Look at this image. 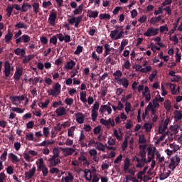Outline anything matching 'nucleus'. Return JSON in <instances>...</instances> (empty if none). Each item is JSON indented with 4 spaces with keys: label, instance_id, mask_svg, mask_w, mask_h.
<instances>
[{
    "label": "nucleus",
    "instance_id": "nucleus-46",
    "mask_svg": "<svg viewBox=\"0 0 182 182\" xmlns=\"http://www.w3.org/2000/svg\"><path fill=\"white\" fill-rule=\"evenodd\" d=\"M73 102L74 100L72 98H66L65 100V102L66 103V105H68V106H72Z\"/></svg>",
    "mask_w": 182,
    "mask_h": 182
},
{
    "label": "nucleus",
    "instance_id": "nucleus-13",
    "mask_svg": "<svg viewBox=\"0 0 182 182\" xmlns=\"http://www.w3.org/2000/svg\"><path fill=\"white\" fill-rule=\"evenodd\" d=\"M10 100L12 102L13 105L15 106H18L19 103V97L18 96H14V95H11L9 97Z\"/></svg>",
    "mask_w": 182,
    "mask_h": 182
},
{
    "label": "nucleus",
    "instance_id": "nucleus-61",
    "mask_svg": "<svg viewBox=\"0 0 182 182\" xmlns=\"http://www.w3.org/2000/svg\"><path fill=\"white\" fill-rule=\"evenodd\" d=\"M147 20V16L146 15L142 16L139 20L138 21H139L140 23H145Z\"/></svg>",
    "mask_w": 182,
    "mask_h": 182
},
{
    "label": "nucleus",
    "instance_id": "nucleus-15",
    "mask_svg": "<svg viewBox=\"0 0 182 182\" xmlns=\"http://www.w3.org/2000/svg\"><path fill=\"white\" fill-rule=\"evenodd\" d=\"M14 53L17 55H20L21 57H25L26 55V50L25 48H18L14 50Z\"/></svg>",
    "mask_w": 182,
    "mask_h": 182
},
{
    "label": "nucleus",
    "instance_id": "nucleus-12",
    "mask_svg": "<svg viewBox=\"0 0 182 182\" xmlns=\"http://www.w3.org/2000/svg\"><path fill=\"white\" fill-rule=\"evenodd\" d=\"M105 53H104V54H103V55L105 56V57H107L108 55H109L110 54V52L112 51V50H114V49L113 48H111L110 47V45L109 44H108V43H106L105 45Z\"/></svg>",
    "mask_w": 182,
    "mask_h": 182
},
{
    "label": "nucleus",
    "instance_id": "nucleus-8",
    "mask_svg": "<svg viewBox=\"0 0 182 182\" xmlns=\"http://www.w3.org/2000/svg\"><path fill=\"white\" fill-rule=\"evenodd\" d=\"M4 73L6 78L11 75V65L9 61H6L4 63Z\"/></svg>",
    "mask_w": 182,
    "mask_h": 182
},
{
    "label": "nucleus",
    "instance_id": "nucleus-42",
    "mask_svg": "<svg viewBox=\"0 0 182 182\" xmlns=\"http://www.w3.org/2000/svg\"><path fill=\"white\" fill-rule=\"evenodd\" d=\"M43 133L45 137H48V136L50 134L49 128L46 127H44Z\"/></svg>",
    "mask_w": 182,
    "mask_h": 182
},
{
    "label": "nucleus",
    "instance_id": "nucleus-31",
    "mask_svg": "<svg viewBox=\"0 0 182 182\" xmlns=\"http://www.w3.org/2000/svg\"><path fill=\"white\" fill-rule=\"evenodd\" d=\"M35 57V55H28L25 57V58L23 60V63L26 64L28 63L31 59H33Z\"/></svg>",
    "mask_w": 182,
    "mask_h": 182
},
{
    "label": "nucleus",
    "instance_id": "nucleus-56",
    "mask_svg": "<svg viewBox=\"0 0 182 182\" xmlns=\"http://www.w3.org/2000/svg\"><path fill=\"white\" fill-rule=\"evenodd\" d=\"M99 107H100V102H95L92 107V110H95V112H97V110L99 109Z\"/></svg>",
    "mask_w": 182,
    "mask_h": 182
},
{
    "label": "nucleus",
    "instance_id": "nucleus-6",
    "mask_svg": "<svg viewBox=\"0 0 182 182\" xmlns=\"http://www.w3.org/2000/svg\"><path fill=\"white\" fill-rule=\"evenodd\" d=\"M56 18H57L56 12L50 13L49 18H48V23H50V26H55Z\"/></svg>",
    "mask_w": 182,
    "mask_h": 182
},
{
    "label": "nucleus",
    "instance_id": "nucleus-50",
    "mask_svg": "<svg viewBox=\"0 0 182 182\" xmlns=\"http://www.w3.org/2000/svg\"><path fill=\"white\" fill-rule=\"evenodd\" d=\"M12 112H16V113H23V109L18 107H12Z\"/></svg>",
    "mask_w": 182,
    "mask_h": 182
},
{
    "label": "nucleus",
    "instance_id": "nucleus-5",
    "mask_svg": "<svg viewBox=\"0 0 182 182\" xmlns=\"http://www.w3.org/2000/svg\"><path fill=\"white\" fill-rule=\"evenodd\" d=\"M36 171V166H33V168L30 169L29 171L25 172V179L28 181L31 180L35 176Z\"/></svg>",
    "mask_w": 182,
    "mask_h": 182
},
{
    "label": "nucleus",
    "instance_id": "nucleus-59",
    "mask_svg": "<svg viewBox=\"0 0 182 182\" xmlns=\"http://www.w3.org/2000/svg\"><path fill=\"white\" fill-rule=\"evenodd\" d=\"M124 31L123 30H122L120 32H119L118 33H117V36H116V38H114V41H117V40H118V39H120V38H122V37L123 36V34H124Z\"/></svg>",
    "mask_w": 182,
    "mask_h": 182
},
{
    "label": "nucleus",
    "instance_id": "nucleus-9",
    "mask_svg": "<svg viewBox=\"0 0 182 182\" xmlns=\"http://www.w3.org/2000/svg\"><path fill=\"white\" fill-rule=\"evenodd\" d=\"M55 113L58 117H61V116H65L67 114V111L63 107H59L56 110Z\"/></svg>",
    "mask_w": 182,
    "mask_h": 182
},
{
    "label": "nucleus",
    "instance_id": "nucleus-51",
    "mask_svg": "<svg viewBox=\"0 0 182 182\" xmlns=\"http://www.w3.org/2000/svg\"><path fill=\"white\" fill-rule=\"evenodd\" d=\"M109 123H110L109 119L106 120L103 118L100 119V124H104V126H109Z\"/></svg>",
    "mask_w": 182,
    "mask_h": 182
},
{
    "label": "nucleus",
    "instance_id": "nucleus-52",
    "mask_svg": "<svg viewBox=\"0 0 182 182\" xmlns=\"http://www.w3.org/2000/svg\"><path fill=\"white\" fill-rule=\"evenodd\" d=\"M74 130H75V127H72L68 129V136L73 137Z\"/></svg>",
    "mask_w": 182,
    "mask_h": 182
},
{
    "label": "nucleus",
    "instance_id": "nucleus-7",
    "mask_svg": "<svg viewBox=\"0 0 182 182\" xmlns=\"http://www.w3.org/2000/svg\"><path fill=\"white\" fill-rule=\"evenodd\" d=\"M22 75H23V68L16 67V70L14 75V79L18 81L20 80V77Z\"/></svg>",
    "mask_w": 182,
    "mask_h": 182
},
{
    "label": "nucleus",
    "instance_id": "nucleus-48",
    "mask_svg": "<svg viewBox=\"0 0 182 182\" xmlns=\"http://www.w3.org/2000/svg\"><path fill=\"white\" fill-rule=\"evenodd\" d=\"M113 75L115 76V77H121L123 75V74L121 70H118L113 73Z\"/></svg>",
    "mask_w": 182,
    "mask_h": 182
},
{
    "label": "nucleus",
    "instance_id": "nucleus-4",
    "mask_svg": "<svg viewBox=\"0 0 182 182\" xmlns=\"http://www.w3.org/2000/svg\"><path fill=\"white\" fill-rule=\"evenodd\" d=\"M31 41V37L28 35H23L16 40V43L19 44L21 43H27Z\"/></svg>",
    "mask_w": 182,
    "mask_h": 182
},
{
    "label": "nucleus",
    "instance_id": "nucleus-22",
    "mask_svg": "<svg viewBox=\"0 0 182 182\" xmlns=\"http://www.w3.org/2000/svg\"><path fill=\"white\" fill-rule=\"evenodd\" d=\"M76 65V63L71 60L70 62L67 63L66 65H65V68L68 70L73 69V68Z\"/></svg>",
    "mask_w": 182,
    "mask_h": 182
},
{
    "label": "nucleus",
    "instance_id": "nucleus-27",
    "mask_svg": "<svg viewBox=\"0 0 182 182\" xmlns=\"http://www.w3.org/2000/svg\"><path fill=\"white\" fill-rule=\"evenodd\" d=\"M178 166V164L175 163V161L171 159V163L169 164V169H171L172 171H174Z\"/></svg>",
    "mask_w": 182,
    "mask_h": 182
},
{
    "label": "nucleus",
    "instance_id": "nucleus-16",
    "mask_svg": "<svg viewBox=\"0 0 182 182\" xmlns=\"http://www.w3.org/2000/svg\"><path fill=\"white\" fill-rule=\"evenodd\" d=\"M171 173V171H168V172L161 173V175H159V180L161 181L166 180L170 176Z\"/></svg>",
    "mask_w": 182,
    "mask_h": 182
},
{
    "label": "nucleus",
    "instance_id": "nucleus-41",
    "mask_svg": "<svg viewBox=\"0 0 182 182\" xmlns=\"http://www.w3.org/2000/svg\"><path fill=\"white\" fill-rule=\"evenodd\" d=\"M172 161H175V164H177L178 165L180 164V162H181V159H180V157L178 156V155H176V156H173V157H172V159H171Z\"/></svg>",
    "mask_w": 182,
    "mask_h": 182
},
{
    "label": "nucleus",
    "instance_id": "nucleus-47",
    "mask_svg": "<svg viewBox=\"0 0 182 182\" xmlns=\"http://www.w3.org/2000/svg\"><path fill=\"white\" fill-rule=\"evenodd\" d=\"M82 50H83V47L81 46H78L77 47V50L75 51L74 53H75V55H79L80 53L82 52Z\"/></svg>",
    "mask_w": 182,
    "mask_h": 182
},
{
    "label": "nucleus",
    "instance_id": "nucleus-54",
    "mask_svg": "<svg viewBox=\"0 0 182 182\" xmlns=\"http://www.w3.org/2000/svg\"><path fill=\"white\" fill-rule=\"evenodd\" d=\"M144 129H146V132H151L152 127L151 124L146 123L144 124Z\"/></svg>",
    "mask_w": 182,
    "mask_h": 182
},
{
    "label": "nucleus",
    "instance_id": "nucleus-32",
    "mask_svg": "<svg viewBox=\"0 0 182 182\" xmlns=\"http://www.w3.org/2000/svg\"><path fill=\"white\" fill-rule=\"evenodd\" d=\"M48 162H50V167H55L58 164H60V159H57L56 160L49 161Z\"/></svg>",
    "mask_w": 182,
    "mask_h": 182
},
{
    "label": "nucleus",
    "instance_id": "nucleus-33",
    "mask_svg": "<svg viewBox=\"0 0 182 182\" xmlns=\"http://www.w3.org/2000/svg\"><path fill=\"white\" fill-rule=\"evenodd\" d=\"M96 144L97 146V149L101 151H105V147L104 144L101 142H97Z\"/></svg>",
    "mask_w": 182,
    "mask_h": 182
},
{
    "label": "nucleus",
    "instance_id": "nucleus-2",
    "mask_svg": "<svg viewBox=\"0 0 182 182\" xmlns=\"http://www.w3.org/2000/svg\"><path fill=\"white\" fill-rule=\"evenodd\" d=\"M61 91V85L56 82L50 90H48V96H53V97H57L59 96Z\"/></svg>",
    "mask_w": 182,
    "mask_h": 182
},
{
    "label": "nucleus",
    "instance_id": "nucleus-55",
    "mask_svg": "<svg viewBox=\"0 0 182 182\" xmlns=\"http://www.w3.org/2000/svg\"><path fill=\"white\" fill-rule=\"evenodd\" d=\"M131 109H132V105L130 102H127L126 103V108L125 110L127 112V113H129V112H131Z\"/></svg>",
    "mask_w": 182,
    "mask_h": 182
},
{
    "label": "nucleus",
    "instance_id": "nucleus-23",
    "mask_svg": "<svg viewBox=\"0 0 182 182\" xmlns=\"http://www.w3.org/2000/svg\"><path fill=\"white\" fill-rule=\"evenodd\" d=\"M173 114H175V119H176V120H182V111L175 110Z\"/></svg>",
    "mask_w": 182,
    "mask_h": 182
},
{
    "label": "nucleus",
    "instance_id": "nucleus-38",
    "mask_svg": "<svg viewBox=\"0 0 182 182\" xmlns=\"http://www.w3.org/2000/svg\"><path fill=\"white\" fill-rule=\"evenodd\" d=\"M100 20H103V19L109 20L111 18V16L109 14H102L100 15Z\"/></svg>",
    "mask_w": 182,
    "mask_h": 182
},
{
    "label": "nucleus",
    "instance_id": "nucleus-34",
    "mask_svg": "<svg viewBox=\"0 0 182 182\" xmlns=\"http://www.w3.org/2000/svg\"><path fill=\"white\" fill-rule=\"evenodd\" d=\"M169 147H171V149H173V152L176 153L179 149V146L175 144L174 143L173 144H169Z\"/></svg>",
    "mask_w": 182,
    "mask_h": 182
},
{
    "label": "nucleus",
    "instance_id": "nucleus-25",
    "mask_svg": "<svg viewBox=\"0 0 182 182\" xmlns=\"http://www.w3.org/2000/svg\"><path fill=\"white\" fill-rule=\"evenodd\" d=\"M13 38V33L12 32H9L6 36H5V42L6 43H9L11 40Z\"/></svg>",
    "mask_w": 182,
    "mask_h": 182
},
{
    "label": "nucleus",
    "instance_id": "nucleus-35",
    "mask_svg": "<svg viewBox=\"0 0 182 182\" xmlns=\"http://www.w3.org/2000/svg\"><path fill=\"white\" fill-rule=\"evenodd\" d=\"M57 43H58V38H57L56 35L52 36L50 38V44H53V45L56 46Z\"/></svg>",
    "mask_w": 182,
    "mask_h": 182
},
{
    "label": "nucleus",
    "instance_id": "nucleus-21",
    "mask_svg": "<svg viewBox=\"0 0 182 182\" xmlns=\"http://www.w3.org/2000/svg\"><path fill=\"white\" fill-rule=\"evenodd\" d=\"M164 107H165L166 111L170 112L171 109V102L169 100H165V102H164Z\"/></svg>",
    "mask_w": 182,
    "mask_h": 182
},
{
    "label": "nucleus",
    "instance_id": "nucleus-28",
    "mask_svg": "<svg viewBox=\"0 0 182 182\" xmlns=\"http://www.w3.org/2000/svg\"><path fill=\"white\" fill-rule=\"evenodd\" d=\"M99 15V12L97 11H90L89 13H88V16L90 18H97Z\"/></svg>",
    "mask_w": 182,
    "mask_h": 182
},
{
    "label": "nucleus",
    "instance_id": "nucleus-44",
    "mask_svg": "<svg viewBox=\"0 0 182 182\" xmlns=\"http://www.w3.org/2000/svg\"><path fill=\"white\" fill-rule=\"evenodd\" d=\"M7 155H8L7 150H5L0 157V159L1 160L2 162L6 161Z\"/></svg>",
    "mask_w": 182,
    "mask_h": 182
},
{
    "label": "nucleus",
    "instance_id": "nucleus-18",
    "mask_svg": "<svg viewBox=\"0 0 182 182\" xmlns=\"http://www.w3.org/2000/svg\"><path fill=\"white\" fill-rule=\"evenodd\" d=\"M54 144V141H43V142L38 144V146H43V147H48L49 145H53Z\"/></svg>",
    "mask_w": 182,
    "mask_h": 182
},
{
    "label": "nucleus",
    "instance_id": "nucleus-45",
    "mask_svg": "<svg viewBox=\"0 0 182 182\" xmlns=\"http://www.w3.org/2000/svg\"><path fill=\"white\" fill-rule=\"evenodd\" d=\"M123 159V155L121 154L114 161V164H118L119 163L122 162Z\"/></svg>",
    "mask_w": 182,
    "mask_h": 182
},
{
    "label": "nucleus",
    "instance_id": "nucleus-49",
    "mask_svg": "<svg viewBox=\"0 0 182 182\" xmlns=\"http://www.w3.org/2000/svg\"><path fill=\"white\" fill-rule=\"evenodd\" d=\"M173 77L172 79H171V81L172 82H178L181 80V77L179 75H173Z\"/></svg>",
    "mask_w": 182,
    "mask_h": 182
},
{
    "label": "nucleus",
    "instance_id": "nucleus-20",
    "mask_svg": "<svg viewBox=\"0 0 182 182\" xmlns=\"http://www.w3.org/2000/svg\"><path fill=\"white\" fill-rule=\"evenodd\" d=\"M9 156H10V159H11L13 164L18 163L20 161V159L14 154L11 153V154H9Z\"/></svg>",
    "mask_w": 182,
    "mask_h": 182
},
{
    "label": "nucleus",
    "instance_id": "nucleus-62",
    "mask_svg": "<svg viewBox=\"0 0 182 182\" xmlns=\"http://www.w3.org/2000/svg\"><path fill=\"white\" fill-rule=\"evenodd\" d=\"M6 11H7V16L10 17V16H11L12 11H13V7L8 6L7 9H6Z\"/></svg>",
    "mask_w": 182,
    "mask_h": 182
},
{
    "label": "nucleus",
    "instance_id": "nucleus-64",
    "mask_svg": "<svg viewBox=\"0 0 182 182\" xmlns=\"http://www.w3.org/2000/svg\"><path fill=\"white\" fill-rule=\"evenodd\" d=\"M44 79H45L46 83L48 85H52L53 80H52L50 78L46 77Z\"/></svg>",
    "mask_w": 182,
    "mask_h": 182
},
{
    "label": "nucleus",
    "instance_id": "nucleus-29",
    "mask_svg": "<svg viewBox=\"0 0 182 182\" xmlns=\"http://www.w3.org/2000/svg\"><path fill=\"white\" fill-rule=\"evenodd\" d=\"M82 10H83V5L81 4V5H80V6H78L77 9H76L74 11L73 14H74V15L81 14L82 12Z\"/></svg>",
    "mask_w": 182,
    "mask_h": 182
},
{
    "label": "nucleus",
    "instance_id": "nucleus-10",
    "mask_svg": "<svg viewBox=\"0 0 182 182\" xmlns=\"http://www.w3.org/2000/svg\"><path fill=\"white\" fill-rule=\"evenodd\" d=\"M61 150L65 152V157L72 156L75 153V150L73 148L61 149Z\"/></svg>",
    "mask_w": 182,
    "mask_h": 182
},
{
    "label": "nucleus",
    "instance_id": "nucleus-24",
    "mask_svg": "<svg viewBox=\"0 0 182 182\" xmlns=\"http://www.w3.org/2000/svg\"><path fill=\"white\" fill-rule=\"evenodd\" d=\"M32 6L28 3H23L21 7V10L23 12H26L28 9H31Z\"/></svg>",
    "mask_w": 182,
    "mask_h": 182
},
{
    "label": "nucleus",
    "instance_id": "nucleus-53",
    "mask_svg": "<svg viewBox=\"0 0 182 182\" xmlns=\"http://www.w3.org/2000/svg\"><path fill=\"white\" fill-rule=\"evenodd\" d=\"M125 88H127L129 87V80L124 77V81L122 84Z\"/></svg>",
    "mask_w": 182,
    "mask_h": 182
},
{
    "label": "nucleus",
    "instance_id": "nucleus-57",
    "mask_svg": "<svg viewBox=\"0 0 182 182\" xmlns=\"http://www.w3.org/2000/svg\"><path fill=\"white\" fill-rule=\"evenodd\" d=\"M80 100L83 103H86V102H87L86 94H83L82 92L80 93Z\"/></svg>",
    "mask_w": 182,
    "mask_h": 182
},
{
    "label": "nucleus",
    "instance_id": "nucleus-3",
    "mask_svg": "<svg viewBox=\"0 0 182 182\" xmlns=\"http://www.w3.org/2000/svg\"><path fill=\"white\" fill-rule=\"evenodd\" d=\"M159 33V28L151 27L149 28L146 33H144V36L147 37H151L157 36Z\"/></svg>",
    "mask_w": 182,
    "mask_h": 182
},
{
    "label": "nucleus",
    "instance_id": "nucleus-60",
    "mask_svg": "<svg viewBox=\"0 0 182 182\" xmlns=\"http://www.w3.org/2000/svg\"><path fill=\"white\" fill-rule=\"evenodd\" d=\"M51 5H52V3L50 1H43V6L45 9L50 6Z\"/></svg>",
    "mask_w": 182,
    "mask_h": 182
},
{
    "label": "nucleus",
    "instance_id": "nucleus-11",
    "mask_svg": "<svg viewBox=\"0 0 182 182\" xmlns=\"http://www.w3.org/2000/svg\"><path fill=\"white\" fill-rule=\"evenodd\" d=\"M75 117L77 123L82 124L84 123V115L81 112H77L75 114Z\"/></svg>",
    "mask_w": 182,
    "mask_h": 182
},
{
    "label": "nucleus",
    "instance_id": "nucleus-63",
    "mask_svg": "<svg viewBox=\"0 0 182 182\" xmlns=\"http://www.w3.org/2000/svg\"><path fill=\"white\" fill-rule=\"evenodd\" d=\"M100 132H101V127L100 126H97L94 129L95 134H100Z\"/></svg>",
    "mask_w": 182,
    "mask_h": 182
},
{
    "label": "nucleus",
    "instance_id": "nucleus-17",
    "mask_svg": "<svg viewBox=\"0 0 182 182\" xmlns=\"http://www.w3.org/2000/svg\"><path fill=\"white\" fill-rule=\"evenodd\" d=\"M131 166L130 159L127 157L124 160V171H127Z\"/></svg>",
    "mask_w": 182,
    "mask_h": 182
},
{
    "label": "nucleus",
    "instance_id": "nucleus-19",
    "mask_svg": "<svg viewBox=\"0 0 182 182\" xmlns=\"http://www.w3.org/2000/svg\"><path fill=\"white\" fill-rule=\"evenodd\" d=\"M38 171H42L43 177H47L48 176V168L46 166H42L41 168H38Z\"/></svg>",
    "mask_w": 182,
    "mask_h": 182
},
{
    "label": "nucleus",
    "instance_id": "nucleus-37",
    "mask_svg": "<svg viewBox=\"0 0 182 182\" xmlns=\"http://www.w3.org/2000/svg\"><path fill=\"white\" fill-rule=\"evenodd\" d=\"M129 43L128 40L124 39L121 43V47H120V52H122L124 47Z\"/></svg>",
    "mask_w": 182,
    "mask_h": 182
},
{
    "label": "nucleus",
    "instance_id": "nucleus-39",
    "mask_svg": "<svg viewBox=\"0 0 182 182\" xmlns=\"http://www.w3.org/2000/svg\"><path fill=\"white\" fill-rule=\"evenodd\" d=\"M118 33H119V30L112 31L110 33L111 38L115 40V38L117 37L116 36L118 35Z\"/></svg>",
    "mask_w": 182,
    "mask_h": 182
},
{
    "label": "nucleus",
    "instance_id": "nucleus-40",
    "mask_svg": "<svg viewBox=\"0 0 182 182\" xmlns=\"http://www.w3.org/2000/svg\"><path fill=\"white\" fill-rule=\"evenodd\" d=\"M97 116H98L97 111L92 110V119L93 120V122H95V120H97Z\"/></svg>",
    "mask_w": 182,
    "mask_h": 182
},
{
    "label": "nucleus",
    "instance_id": "nucleus-26",
    "mask_svg": "<svg viewBox=\"0 0 182 182\" xmlns=\"http://www.w3.org/2000/svg\"><path fill=\"white\" fill-rule=\"evenodd\" d=\"M161 19H162V16H159L158 17L151 18V20H150V22L152 24H155L156 23L161 21Z\"/></svg>",
    "mask_w": 182,
    "mask_h": 182
},
{
    "label": "nucleus",
    "instance_id": "nucleus-14",
    "mask_svg": "<svg viewBox=\"0 0 182 182\" xmlns=\"http://www.w3.org/2000/svg\"><path fill=\"white\" fill-rule=\"evenodd\" d=\"M179 21H180V18H178L176 19V22L173 23V28L169 31V33H168V35L171 36L172 34L174 33V32L177 30Z\"/></svg>",
    "mask_w": 182,
    "mask_h": 182
},
{
    "label": "nucleus",
    "instance_id": "nucleus-1",
    "mask_svg": "<svg viewBox=\"0 0 182 182\" xmlns=\"http://www.w3.org/2000/svg\"><path fill=\"white\" fill-rule=\"evenodd\" d=\"M133 161H136L137 164L136 167L137 168H142L145 166L146 164L151 163L153 161V159L151 156H148V160L146 159V152L145 150H141L137 154V156L134 157Z\"/></svg>",
    "mask_w": 182,
    "mask_h": 182
},
{
    "label": "nucleus",
    "instance_id": "nucleus-58",
    "mask_svg": "<svg viewBox=\"0 0 182 182\" xmlns=\"http://www.w3.org/2000/svg\"><path fill=\"white\" fill-rule=\"evenodd\" d=\"M113 55H114V53H112V55H110L109 56H108L107 58V60H106V64L107 65L112 63V58H114Z\"/></svg>",
    "mask_w": 182,
    "mask_h": 182
},
{
    "label": "nucleus",
    "instance_id": "nucleus-43",
    "mask_svg": "<svg viewBox=\"0 0 182 182\" xmlns=\"http://www.w3.org/2000/svg\"><path fill=\"white\" fill-rule=\"evenodd\" d=\"M26 140H29L30 141H33V134L32 132L27 134L26 135Z\"/></svg>",
    "mask_w": 182,
    "mask_h": 182
},
{
    "label": "nucleus",
    "instance_id": "nucleus-36",
    "mask_svg": "<svg viewBox=\"0 0 182 182\" xmlns=\"http://www.w3.org/2000/svg\"><path fill=\"white\" fill-rule=\"evenodd\" d=\"M33 8V11L36 13V14H38L39 12V4L38 3H33V5H32Z\"/></svg>",
    "mask_w": 182,
    "mask_h": 182
},
{
    "label": "nucleus",
    "instance_id": "nucleus-30",
    "mask_svg": "<svg viewBox=\"0 0 182 182\" xmlns=\"http://www.w3.org/2000/svg\"><path fill=\"white\" fill-rule=\"evenodd\" d=\"M16 28H23L25 30H26L28 28V26L26 24H25L23 22H19L18 23L16 26Z\"/></svg>",
    "mask_w": 182,
    "mask_h": 182
}]
</instances>
